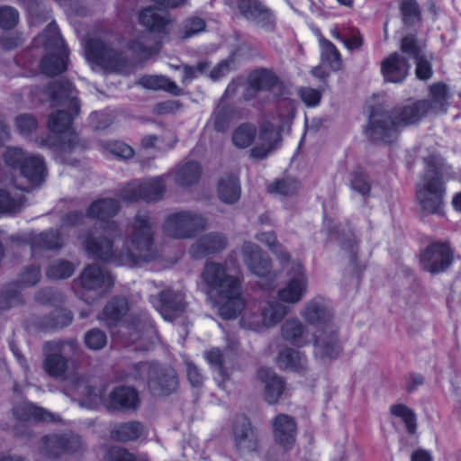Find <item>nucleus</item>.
I'll return each instance as SVG.
<instances>
[{"label": "nucleus", "instance_id": "774afa93", "mask_svg": "<svg viewBox=\"0 0 461 461\" xmlns=\"http://www.w3.org/2000/svg\"><path fill=\"white\" fill-rule=\"evenodd\" d=\"M15 126L23 135H29L38 127L36 118L29 113L20 114L15 118Z\"/></svg>", "mask_w": 461, "mask_h": 461}, {"label": "nucleus", "instance_id": "f257e3e1", "mask_svg": "<svg viewBox=\"0 0 461 461\" xmlns=\"http://www.w3.org/2000/svg\"><path fill=\"white\" fill-rule=\"evenodd\" d=\"M121 204L115 198H99L86 208V217L106 222L102 235L96 236L94 229L82 230V240L86 253L92 258L130 267H139L155 260L158 254L155 244V221L147 210H139L130 225L128 240L122 251L113 249L117 239H122L119 224L110 221L119 212Z\"/></svg>", "mask_w": 461, "mask_h": 461}, {"label": "nucleus", "instance_id": "aec40b11", "mask_svg": "<svg viewBox=\"0 0 461 461\" xmlns=\"http://www.w3.org/2000/svg\"><path fill=\"white\" fill-rule=\"evenodd\" d=\"M228 240L221 232H210L201 236L190 248V253L194 258H203L216 254L227 247Z\"/></svg>", "mask_w": 461, "mask_h": 461}, {"label": "nucleus", "instance_id": "864d4df0", "mask_svg": "<svg viewBox=\"0 0 461 461\" xmlns=\"http://www.w3.org/2000/svg\"><path fill=\"white\" fill-rule=\"evenodd\" d=\"M392 415L401 418L410 434H414L417 429V417L415 412L408 406L398 403L390 407Z\"/></svg>", "mask_w": 461, "mask_h": 461}, {"label": "nucleus", "instance_id": "b1692460", "mask_svg": "<svg viewBox=\"0 0 461 461\" xmlns=\"http://www.w3.org/2000/svg\"><path fill=\"white\" fill-rule=\"evenodd\" d=\"M307 291V279L301 266H297L294 276L286 285L280 289L278 297L282 302L295 303L300 302Z\"/></svg>", "mask_w": 461, "mask_h": 461}, {"label": "nucleus", "instance_id": "20e7f679", "mask_svg": "<svg viewBox=\"0 0 461 461\" xmlns=\"http://www.w3.org/2000/svg\"><path fill=\"white\" fill-rule=\"evenodd\" d=\"M425 171L423 184L417 187L416 197L422 216L444 214L446 188L444 178L451 174V167L437 151L423 158Z\"/></svg>", "mask_w": 461, "mask_h": 461}, {"label": "nucleus", "instance_id": "a18cd8bd", "mask_svg": "<svg viewBox=\"0 0 461 461\" xmlns=\"http://www.w3.org/2000/svg\"><path fill=\"white\" fill-rule=\"evenodd\" d=\"M235 115V108L231 104H220L214 109L211 119L213 122V128L218 132H224L230 126Z\"/></svg>", "mask_w": 461, "mask_h": 461}, {"label": "nucleus", "instance_id": "c03bdc74", "mask_svg": "<svg viewBox=\"0 0 461 461\" xmlns=\"http://www.w3.org/2000/svg\"><path fill=\"white\" fill-rule=\"evenodd\" d=\"M142 201L155 203L163 198L166 192V185L162 177H156L146 182L140 183Z\"/></svg>", "mask_w": 461, "mask_h": 461}, {"label": "nucleus", "instance_id": "c85d7f7f", "mask_svg": "<svg viewBox=\"0 0 461 461\" xmlns=\"http://www.w3.org/2000/svg\"><path fill=\"white\" fill-rule=\"evenodd\" d=\"M47 92L53 104L57 105H65L71 107L73 99L77 97V89L74 85L68 80H57L51 82L48 87Z\"/></svg>", "mask_w": 461, "mask_h": 461}, {"label": "nucleus", "instance_id": "338daca9", "mask_svg": "<svg viewBox=\"0 0 461 461\" xmlns=\"http://www.w3.org/2000/svg\"><path fill=\"white\" fill-rule=\"evenodd\" d=\"M41 276V267L33 264L24 268L19 276L18 283L23 286H33L40 282Z\"/></svg>", "mask_w": 461, "mask_h": 461}, {"label": "nucleus", "instance_id": "0eeeda50", "mask_svg": "<svg viewBox=\"0 0 461 461\" xmlns=\"http://www.w3.org/2000/svg\"><path fill=\"white\" fill-rule=\"evenodd\" d=\"M207 226V220L201 214L181 211L167 215L163 222V233L175 240L192 239Z\"/></svg>", "mask_w": 461, "mask_h": 461}, {"label": "nucleus", "instance_id": "ea45409f", "mask_svg": "<svg viewBox=\"0 0 461 461\" xmlns=\"http://www.w3.org/2000/svg\"><path fill=\"white\" fill-rule=\"evenodd\" d=\"M140 85L152 90H164L175 96H179L183 94V90L171 79L165 76H145L142 77Z\"/></svg>", "mask_w": 461, "mask_h": 461}, {"label": "nucleus", "instance_id": "69168bd1", "mask_svg": "<svg viewBox=\"0 0 461 461\" xmlns=\"http://www.w3.org/2000/svg\"><path fill=\"white\" fill-rule=\"evenodd\" d=\"M106 150L121 159H129L134 156L133 149L122 141H110L105 144Z\"/></svg>", "mask_w": 461, "mask_h": 461}, {"label": "nucleus", "instance_id": "6e6552de", "mask_svg": "<svg viewBox=\"0 0 461 461\" xmlns=\"http://www.w3.org/2000/svg\"><path fill=\"white\" fill-rule=\"evenodd\" d=\"M237 6L244 19L268 33L277 29V18L274 10L262 0H238Z\"/></svg>", "mask_w": 461, "mask_h": 461}, {"label": "nucleus", "instance_id": "9b49d317", "mask_svg": "<svg viewBox=\"0 0 461 461\" xmlns=\"http://www.w3.org/2000/svg\"><path fill=\"white\" fill-rule=\"evenodd\" d=\"M202 278L208 286L210 294L217 296L233 292L240 285V279L227 273L224 265L216 262H207L202 273Z\"/></svg>", "mask_w": 461, "mask_h": 461}, {"label": "nucleus", "instance_id": "cd10ccee", "mask_svg": "<svg viewBox=\"0 0 461 461\" xmlns=\"http://www.w3.org/2000/svg\"><path fill=\"white\" fill-rule=\"evenodd\" d=\"M303 316L307 322L319 326V329L333 325L331 322L332 314L321 298H314L310 301L305 305Z\"/></svg>", "mask_w": 461, "mask_h": 461}, {"label": "nucleus", "instance_id": "a19ab883", "mask_svg": "<svg viewBox=\"0 0 461 461\" xmlns=\"http://www.w3.org/2000/svg\"><path fill=\"white\" fill-rule=\"evenodd\" d=\"M64 245L61 233L58 230H48L32 238V248L49 250L60 249Z\"/></svg>", "mask_w": 461, "mask_h": 461}, {"label": "nucleus", "instance_id": "4c0bfd02", "mask_svg": "<svg viewBox=\"0 0 461 461\" xmlns=\"http://www.w3.org/2000/svg\"><path fill=\"white\" fill-rule=\"evenodd\" d=\"M429 99H422L429 104L428 113H445L448 99V87L446 84L438 82L434 83L429 87Z\"/></svg>", "mask_w": 461, "mask_h": 461}, {"label": "nucleus", "instance_id": "2eb2a0df", "mask_svg": "<svg viewBox=\"0 0 461 461\" xmlns=\"http://www.w3.org/2000/svg\"><path fill=\"white\" fill-rule=\"evenodd\" d=\"M176 371L171 366H154L148 378V387L154 396H167L178 387Z\"/></svg>", "mask_w": 461, "mask_h": 461}, {"label": "nucleus", "instance_id": "c9c22d12", "mask_svg": "<svg viewBox=\"0 0 461 461\" xmlns=\"http://www.w3.org/2000/svg\"><path fill=\"white\" fill-rule=\"evenodd\" d=\"M73 313L65 308H57L39 321L40 328L44 331L62 329L71 324Z\"/></svg>", "mask_w": 461, "mask_h": 461}, {"label": "nucleus", "instance_id": "4468645a", "mask_svg": "<svg viewBox=\"0 0 461 461\" xmlns=\"http://www.w3.org/2000/svg\"><path fill=\"white\" fill-rule=\"evenodd\" d=\"M241 254L244 264L253 275L273 281L271 259L258 245L250 241L244 242Z\"/></svg>", "mask_w": 461, "mask_h": 461}, {"label": "nucleus", "instance_id": "f8f14e48", "mask_svg": "<svg viewBox=\"0 0 461 461\" xmlns=\"http://www.w3.org/2000/svg\"><path fill=\"white\" fill-rule=\"evenodd\" d=\"M232 436L234 447L240 456H245L258 451V432L246 415L236 416L232 426Z\"/></svg>", "mask_w": 461, "mask_h": 461}, {"label": "nucleus", "instance_id": "2f4dec72", "mask_svg": "<svg viewBox=\"0 0 461 461\" xmlns=\"http://www.w3.org/2000/svg\"><path fill=\"white\" fill-rule=\"evenodd\" d=\"M219 199L227 204L236 203L241 194V187L239 177L234 174L222 176L217 185Z\"/></svg>", "mask_w": 461, "mask_h": 461}, {"label": "nucleus", "instance_id": "bf43d9fd", "mask_svg": "<svg viewBox=\"0 0 461 461\" xmlns=\"http://www.w3.org/2000/svg\"><path fill=\"white\" fill-rule=\"evenodd\" d=\"M84 343L90 350H101L107 344L106 333L98 328H93L85 333Z\"/></svg>", "mask_w": 461, "mask_h": 461}, {"label": "nucleus", "instance_id": "a211bd4d", "mask_svg": "<svg viewBox=\"0 0 461 461\" xmlns=\"http://www.w3.org/2000/svg\"><path fill=\"white\" fill-rule=\"evenodd\" d=\"M272 425L276 443L285 451L291 450L295 444L297 435V423L294 418L287 414H278L274 418Z\"/></svg>", "mask_w": 461, "mask_h": 461}, {"label": "nucleus", "instance_id": "412c9836", "mask_svg": "<svg viewBox=\"0 0 461 461\" xmlns=\"http://www.w3.org/2000/svg\"><path fill=\"white\" fill-rule=\"evenodd\" d=\"M408 59L397 52L391 53L381 63V72L385 82L400 84L409 73Z\"/></svg>", "mask_w": 461, "mask_h": 461}, {"label": "nucleus", "instance_id": "7ed1b4c3", "mask_svg": "<svg viewBox=\"0 0 461 461\" xmlns=\"http://www.w3.org/2000/svg\"><path fill=\"white\" fill-rule=\"evenodd\" d=\"M80 113L79 99H73L71 107L58 110L49 116L48 127L56 135H48L37 139L41 147H46L55 152V160L68 165H76L78 160L72 153L78 147V137L73 130V122Z\"/></svg>", "mask_w": 461, "mask_h": 461}, {"label": "nucleus", "instance_id": "5fc2aeb1", "mask_svg": "<svg viewBox=\"0 0 461 461\" xmlns=\"http://www.w3.org/2000/svg\"><path fill=\"white\" fill-rule=\"evenodd\" d=\"M301 187L300 182L294 178H283L276 180L268 185L267 191L270 194H276L283 196L295 195Z\"/></svg>", "mask_w": 461, "mask_h": 461}, {"label": "nucleus", "instance_id": "4be33fe9", "mask_svg": "<svg viewBox=\"0 0 461 461\" xmlns=\"http://www.w3.org/2000/svg\"><path fill=\"white\" fill-rule=\"evenodd\" d=\"M80 282L84 289L96 291L113 285V279L109 271L98 264L87 265L80 275Z\"/></svg>", "mask_w": 461, "mask_h": 461}, {"label": "nucleus", "instance_id": "603ef678", "mask_svg": "<svg viewBox=\"0 0 461 461\" xmlns=\"http://www.w3.org/2000/svg\"><path fill=\"white\" fill-rule=\"evenodd\" d=\"M296 104L294 100L285 98L282 99L278 104L277 116L280 121L279 130L285 131L290 126L295 117Z\"/></svg>", "mask_w": 461, "mask_h": 461}, {"label": "nucleus", "instance_id": "680f3d73", "mask_svg": "<svg viewBox=\"0 0 461 461\" xmlns=\"http://www.w3.org/2000/svg\"><path fill=\"white\" fill-rule=\"evenodd\" d=\"M28 155L17 147H7L3 153L4 161L6 166L21 170L22 166L25 162Z\"/></svg>", "mask_w": 461, "mask_h": 461}, {"label": "nucleus", "instance_id": "49530a36", "mask_svg": "<svg viewBox=\"0 0 461 461\" xmlns=\"http://www.w3.org/2000/svg\"><path fill=\"white\" fill-rule=\"evenodd\" d=\"M26 9L31 20L34 23H41L50 17V10L44 0H18Z\"/></svg>", "mask_w": 461, "mask_h": 461}, {"label": "nucleus", "instance_id": "3c124183", "mask_svg": "<svg viewBox=\"0 0 461 461\" xmlns=\"http://www.w3.org/2000/svg\"><path fill=\"white\" fill-rule=\"evenodd\" d=\"M75 272V266L66 259H57L51 262L46 271L50 279L62 280L70 277Z\"/></svg>", "mask_w": 461, "mask_h": 461}, {"label": "nucleus", "instance_id": "e433bc0d", "mask_svg": "<svg viewBox=\"0 0 461 461\" xmlns=\"http://www.w3.org/2000/svg\"><path fill=\"white\" fill-rule=\"evenodd\" d=\"M281 334L294 346L303 347L308 343L305 326L298 320H286L282 325Z\"/></svg>", "mask_w": 461, "mask_h": 461}, {"label": "nucleus", "instance_id": "ddd939ff", "mask_svg": "<svg viewBox=\"0 0 461 461\" xmlns=\"http://www.w3.org/2000/svg\"><path fill=\"white\" fill-rule=\"evenodd\" d=\"M140 403L137 389L128 385H118L108 394L104 406L109 412L129 413L137 411Z\"/></svg>", "mask_w": 461, "mask_h": 461}, {"label": "nucleus", "instance_id": "37998d69", "mask_svg": "<svg viewBox=\"0 0 461 461\" xmlns=\"http://www.w3.org/2000/svg\"><path fill=\"white\" fill-rule=\"evenodd\" d=\"M399 11L402 23L406 27H413L422 21L421 9L417 0H400Z\"/></svg>", "mask_w": 461, "mask_h": 461}, {"label": "nucleus", "instance_id": "6e6d98bb", "mask_svg": "<svg viewBox=\"0 0 461 461\" xmlns=\"http://www.w3.org/2000/svg\"><path fill=\"white\" fill-rule=\"evenodd\" d=\"M255 137V126L249 123H243L234 131L232 134V142L237 148L245 149L252 144Z\"/></svg>", "mask_w": 461, "mask_h": 461}, {"label": "nucleus", "instance_id": "9d476101", "mask_svg": "<svg viewBox=\"0 0 461 461\" xmlns=\"http://www.w3.org/2000/svg\"><path fill=\"white\" fill-rule=\"evenodd\" d=\"M454 261V250L448 242L429 244L420 256L421 268L432 275L446 272Z\"/></svg>", "mask_w": 461, "mask_h": 461}, {"label": "nucleus", "instance_id": "09e8293b", "mask_svg": "<svg viewBox=\"0 0 461 461\" xmlns=\"http://www.w3.org/2000/svg\"><path fill=\"white\" fill-rule=\"evenodd\" d=\"M23 195H12L8 191L0 189V215H14L21 212Z\"/></svg>", "mask_w": 461, "mask_h": 461}, {"label": "nucleus", "instance_id": "f03ea898", "mask_svg": "<svg viewBox=\"0 0 461 461\" xmlns=\"http://www.w3.org/2000/svg\"><path fill=\"white\" fill-rule=\"evenodd\" d=\"M429 104L421 100L384 110L373 107L366 128L367 139L374 143L396 141L402 128L418 123L428 113Z\"/></svg>", "mask_w": 461, "mask_h": 461}, {"label": "nucleus", "instance_id": "393cba45", "mask_svg": "<svg viewBox=\"0 0 461 461\" xmlns=\"http://www.w3.org/2000/svg\"><path fill=\"white\" fill-rule=\"evenodd\" d=\"M258 377L265 384V400L269 404L276 403L283 395L285 388L284 379L267 367L259 368Z\"/></svg>", "mask_w": 461, "mask_h": 461}, {"label": "nucleus", "instance_id": "6ab92c4d", "mask_svg": "<svg viewBox=\"0 0 461 461\" xmlns=\"http://www.w3.org/2000/svg\"><path fill=\"white\" fill-rule=\"evenodd\" d=\"M130 331V339L132 343L138 340L150 342L157 335V330L150 315L144 311L133 313L127 323Z\"/></svg>", "mask_w": 461, "mask_h": 461}, {"label": "nucleus", "instance_id": "423d86ee", "mask_svg": "<svg viewBox=\"0 0 461 461\" xmlns=\"http://www.w3.org/2000/svg\"><path fill=\"white\" fill-rule=\"evenodd\" d=\"M78 350L76 339L46 341L43 346V369L55 379L66 380L73 356Z\"/></svg>", "mask_w": 461, "mask_h": 461}, {"label": "nucleus", "instance_id": "1a4fd4ad", "mask_svg": "<svg viewBox=\"0 0 461 461\" xmlns=\"http://www.w3.org/2000/svg\"><path fill=\"white\" fill-rule=\"evenodd\" d=\"M85 47L87 58L105 70L120 72L127 66L122 51L112 49L99 39L88 40Z\"/></svg>", "mask_w": 461, "mask_h": 461}, {"label": "nucleus", "instance_id": "39448f33", "mask_svg": "<svg viewBox=\"0 0 461 461\" xmlns=\"http://www.w3.org/2000/svg\"><path fill=\"white\" fill-rule=\"evenodd\" d=\"M35 41L42 43L47 51L40 62L41 72L48 77H56L64 73L68 68V49L56 23L50 22Z\"/></svg>", "mask_w": 461, "mask_h": 461}, {"label": "nucleus", "instance_id": "79ce46f5", "mask_svg": "<svg viewBox=\"0 0 461 461\" xmlns=\"http://www.w3.org/2000/svg\"><path fill=\"white\" fill-rule=\"evenodd\" d=\"M143 425L140 421H128L115 425L111 431V438L117 441L127 442L140 438Z\"/></svg>", "mask_w": 461, "mask_h": 461}, {"label": "nucleus", "instance_id": "4d7b16f0", "mask_svg": "<svg viewBox=\"0 0 461 461\" xmlns=\"http://www.w3.org/2000/svg\"><path fill=\"white\" fill-rule=\"evenodd\" d=\"M286 313L285 305L280 303H270L262 312V321L265 326H274L279 323Z\"/></svg>", "mask_w": 461, "mask_h": 461}, {"label": "nucleus", "instance_id": "13d9d810", "mask_svg": "<svg viewBox=\"0 0 461 461\" xmlns=\"http://www.w3.org/2000/svg\"><path fill=\"white\" fill-rule=\"evenodd\" d=\"M350 186L363 196H368L371 190V181L367 173L362 167H357L352 172Z\"/></svg>", "mask_w": 461, "mask_h": 461}, {"label": "nucleus", "instance_id": "c756f323", "mask_svg": "<svg viewBox=\"0 0 461 461\" xmlns=\"http://www.w3.org/2000/svg\"><path fill=\"white\" fill-rule=\"evenodd\" d=\"M221 301L219 306V315L224 320L236 319L244 309V302L240 296V285L233 292H228L218 296Z\"/></svg>", "mask_w": 461, "mask_h": 461}, {"label": "nucleus", "instance_id": "473e14b6", "mask_svg": "<svg viewBox=\"0 0 461 461\" xmlns=\"http://www.w3.org/2000/svg\"><path fill=\"white\" fill-rule=\"evenodd\" d=\"M249 83L252 84L253 88L260 92H271L276 87L283 86L280 78L268 68H258L250 72L248 77Z\"/></svg>", "mask_w": 461, "mask_h": 461}, {"label": "nucleus", "instance_id": "5701e85b", "mask_svg": "<svg viewBox=\"0 0 461 461\" xmlns=\"http://www.w3.org/2000/svg\"><path fill=\"white\" fill-rule=\"evenodd\" d=\"M185 308L186 304L182 294L173 290L160 292L158 311L166 321H174L185 312Z\"/></svg>", "mask_w": 461, "mask_h": 461}, {"label": "nucleus", "instance_id": "dca6fc26", "mask_svg": "<svg viewBox=\"0 0 461 461\" xmlns=\"http://www.w3.org/2000/svg\"><path fill=\"white\" fill-rule=\"evenodd\" d=\"M139 23L149 32L163 38L170 33L174 19L168 12L148 6L140 12Z\"/></svg>", "mask_w": 461, "mask_h": 461}, {"label": "nucleus", "instance_id": "f704fd0d", "mask_svg": "<svg viewBox=\"0 0 461 461\" xmlns=\"http://www.w3.org/2000/svg\"><path fill=\"white\" fill-rule=\"evenodd\" d=\"M277 364L284 370L300 373L306 369L307 358L303 352L286 348L278 353Z\"/></svg>", "mask_w": 461, "mask_h": 461}, {"label": "nucleus", "instance_id": "e2e57ef3", "mask_svg": "<svg viewBox=\"0 0 461 461\" xmlns=\"http://www.w3.org/2000/svg\"><path fill=\"white\" fill-rule=\"evenodd\" d=\"M205 21L197 16H192L185 20L182 28V39H188L197 35L205 30Z\"/></svg>", "mask_w": 461, "mask_h": 461}, {"label": "nucleus", "instance_id": "f3484780", "mask_svg": "<svg viewBox=\"0 0 461 461\" xmlns=\"http://www.w3.org/2000/svg\"><path fill=\"white\" fill-rule=\"evenodd\" d=\"M314 354L321 359L337 358L341 352L339 333L334 325L319 329L314 335Z\"/></svg>", "mask_w": 461, "mask_h": 461}, {"label": "nucleus", "instance_id": "de8ad7c7", "mask_svg": "<svg viewBox=\"0 0 461 461\" xmlns=\"http://www.w3.org/2000/svg\"><path fill=\"white\" fill-rule=\"evenodd\" d=\"M321 59L332 70L337 71L341 67V56L336 46L329 40L321 37L320 39Z\"/></svg>", "mask_w": 461, "mask_h": 461}, {"label": "nucleus", "instance_id": "a878e982", "mask_svg": "<svg viewBox=\"0 0 461 461\" xmlns=\"http://www.w3.org/2000/svg\"><path fill=\"white\" fill-rule=\"evenodd\" d=\"M129 310V301L125 296H113L104 305L99 319L110 328L115 327L122 321Z\"/></svg>", "mask_w": 461, "mask_h": 461}, {"label": "nucleus", "instance_id": "58836bf2", "mask_svg": "<svg viewBox=\"0 0 461 461\" xmlns=\"http://www.w3.org/2000/svg\"><path fill=\"white\" fill-rule=\"evenodd\" d=\"M203 172L199 162L190 160L181 165L176 174V182L181 186H191L198 183Z\"/></svg>", "mask_w": 461, "mask_h": 461}, {"label": "nucleus", "instance_id": "7c9ffc66", "mask_svg": "<svg viewBox=\"0 0 461 461\" xmlns=\"http://www.w3.org/2000/svg\"><path fill=\"white\" fill-rule=\"evenodd\" d=\"M20 172L31 184L41 185L47 176V167L43 158L39 155L28 156Z\"/></svg>", "mask_w": 461, "mask_h": 461}, {"label": "nucleus", "instance_id": "0e129e2a", "mask_svg": "<svg viewBox=\"0 0 461 461\" xmlns=\"http://www.w3.org/2000/svg\"><path fill=\"white\" fill-rule=\"evenodd\" d=\"M19 22V12L13 6L4 5L0 7V28L11 30Z\"/></svg>", "mask_w": 461, "mask_h": 461}, {"label": "nucleus", "instance_id": "bb28decb", "mask_svg": "<svg viewBox=\"0 0 461 461\" xmlns=\"http://www.w3.org/2000/svg\"><path fill=\"white\" fill-rule=\"evenodd\" d=\"M13 415L20 422H51L54 420L53 413L32 402H22L13 408Z\"/></svg>", "mask_w": 461, "mask_h": 461}, {"label": "nucleus", "instance_id": "8fccbe9b", "mask_svg": "<svg viewBox=\"0 0 461 461\" xmlns=\"http://www.w3.org/2000/svg\"><path fill=\"white\" fill-rule=\"evenodd\" d=\"M23 298L15 284H10L0 292V312L22 305Z\"/></svg>", "mask_w": 461, "mask_h": 461}, {"label": "nucleus", "instance_id": "052dcab7", "mask_svg": "<svg viewBox=\"0 0 461 461\" xmlns=\"http://www.w3.org/2000/svg\"><path fill=\"white\" fill-rule=\"evenodd\" d=\"M43 441L47 447L48 455L53 457L59 456L62 452L67 451L69 447V440L65 436H46L44 437Z\"/></svg>", "mask_w": 461, "mask_h": 461}, {"label": "nucleus", "instance_id": "72a5a7b5", "mask_svg": "<svg viewBox=\"0 0 461 461\" xmlns=\"http://www.w3.org/2000/svg\"><path fill=\"white\" fill-rule=\"evenodd\" d=\"M360 240L357 239L351 229L348 232H343L339 236V245L342 250L348 254L349 264L353 272L356 274L362 273L366 267L357 261V253L359 249Z\"/></svg>", "mask_w": 461, "mask_h": 461}]
</instances>
